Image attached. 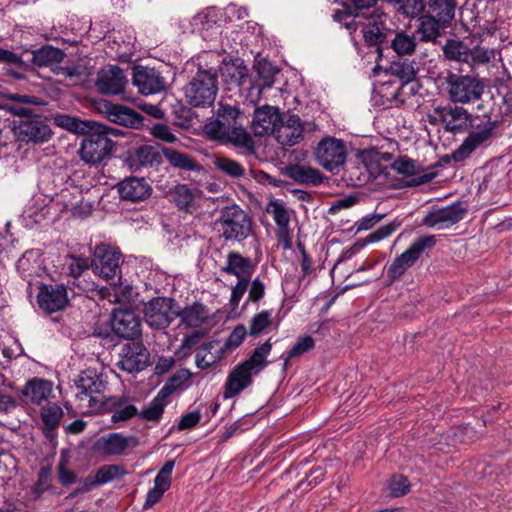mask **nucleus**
I'll use <instances>...</instances> for the list:
<instances>
[{"mask_svg": "<svg viewBox=\"0 0 512 512\" xmlns=\"http://www.w3.org/2000/svg\"><path fill=\"white\" fill-rule=\"evenodd\" d=\"M37 302L42 310L57 312L68 304L67 290L63 285H43L37 295Z\"/></svg>", "mask_w": 512, "mask_h": 512, "instance_id": "obj_17", "label": "nucleus"}, {"mask_svg": "<svg viewBox=\"0 0 512 512\" xmlns=\"http://www.w3.org/2000/svg\"><path fill=\"white\" fill-rule=\"evenodd\" d=\"M162 153L169 163L175 167L184 169H193L194 162L187 155L174 151L169 148H163Z\"/></svg>", "mask_w": 512, "mask_h": 512, "instance_id": "obj_52", "label": "nucleus"}, {"mask_svg": "<svg viewBox=\"0 0 512 512\" xmlns=\"http://www.w3.org/2000/svg\"><path fill=\"white\" fill-rule=\"evenodd\" d=\"M434 236H422L416 239L409 249H407L401 256H417L419 254H428L435 245Z\"/></svg>", "mask_w": 512, "mask_h": 512, "instance_id": "obj_47", "label": "nucleus"}, {"mask_svg": "<svg viewBox=\"0 0 512 512\" xmlns=\"http://www.w3.org/2000/svg\"><path fill=\"white\" fill-rule=\"evenodd\" d=\"M495 52L493 49H488L482 46L469 47V62L468 64L473 68L479 65L488 63L494 58Z\"/></svg>", "mask_w": 512, "mask_h": 512, "instance_id": "obj_48", "label": "nucleus"}, {"mask_svg": "<svg viewBox=\"0 0 512 512\" xmlns=\"http://www.w3.org/2000/svg\"><path fill=\"white\" fill-rule=\"evenodd\" d=\"M180 384V377L176 375L172 376L159 390L157 395L150 402L149 406L138 414L139 418L146 421H158L162 417L164 409L169 403V396L180 386Z\"/></svg>", "mask_w": 512, "mask_h": 512, "instance_id": "obj_14", "label": "nucleus"}, {"mask_svg": "<svg viewBox=\"0 0 512 512\" xmlns=\"http://www.w3.org/2000/svg\"><path fill=\"white\" fill-rule=\"evenodd\" d=\"M429 8L433 16L437 17L442 24L449 23L455 12L454 0H430Z\"/></svg>", "mask_w": 512, "mask_h": 512, "instance_id": "obj_40", "label": "nucleus"}, {"mask_svg": "<svg viewBox=\"0 0 512 512\" xmlns=\"http://www.w3.org/2000/svg\"><path fill=\"white\" fill-rule=\"evenodd\" d=\"M201 412L195 410L183 415L178 423L179 430H186L194 428L201 420Z\"/></svg>", "mask_w": 512, "mask_h": 512, "instance_id": "obj_62", "label": "nucleus"}, {"mask_svg": "<svg viewBox=\"0 0 512 512\" xmlns=\"http://www.w3.org/2000/svg\"><path fill=\"white\" fill-rule=\"evenodd\" d=\"M150 133L157 139L167 143H174L177 137L173 134L170 127L165 124H155L150 128Z\"/></svg>", "mask_w": 512, "mask_h": 512, "instance_id": "obj_60", "label": "nucleus"}, {"mask_svg": "<svg viewBox=\"0 0 512 512\" xmlns=\"http://www.w3.org/2000/svg\"><path fill=\"white\" fill-rule=\"evenodd\" d=\"M126 78L123 71L115 66L103 68L97 76L96 86L103 94L116 95L123 92Z\"/></svg>", "mask_w": 512, "mask_h": 512, "instance_id": "obj_21", "label": "nucleus"}, {"mask_svg": "<svg viewBox=\"0 0 512 512\" xmlns=\"http://www.w3.org/2000/svg\"><path fill=\"white\" fill-rule=\"evenodd\" d=\"M137 444L135 437L114 432L101 436L96 441L95 448L101 454L117 456L124 454L129 447H135Z\"/></svg>", "mask_w": 512, "mask_h": 512, "instance_id": "obj_19", "label": "nucleus"}, {"mask_svg": "<svg viewBox=\"0 0 512 512\" xmlns=\"http://www.w3.org/2000/svg\"><path fill=\"white\" fill-rule=\"evenodd\" d=\"M417 258H395L388 267L387 275L391 280L399 278L410 266L414 264Z\"/></svg>", "mask_w": 512, "mask_h": 512, "instance_id": "obj_55", "label": "nucleus"}, {"mask_svg": "<svg viewBox=\"0 0 512 512\" xmlns=\"http://www.w3.org/2000/svg\"><path fill=\"white\" fill-rule=\"evenodd\" d=\"M127 474L123 465L110 464L101 466L90 481V486L103 485Z\"/></svg>", "mask_w": 512, "mask_h": 512, "instance_id": "obj_38", "label": "nucleus"}, {"mask_svg": "<svg viewBox=\"0 0 512 512\" xmlns=\"http://www.w3.org/2000/svg\"><path fill=\"white\" fill-rule=\"evenodd\" d=\"M273 322L272 310H262L255 314L250 322L248 335L252 337H258L260 334L266 332Z\"/></svg>", "mask_w": 512, "mask_h": 512, "instance_id": "obj_41", "label": "nucleus"}, {"mask_svg": "<svg viewBox=\"0 0 512 512\" xmlns=\"http://www.w3.org/2000/svg\"><path fill=\"white\" fill-rule=\"evenodd\" d=\"M53 384L49 380L34 377L26 382L20 390V396L24 403L41 405L47 401L52 393Z\"/></svg>", "mask_w": 512, "mask_h": 512, "instance_id": "obj_23", "label": "nucleus"}, {"mask_svg": "<svg viewBox=\"0 0 512 512\" xmlns=\"http://www.w3.org/2000/svg\"><path fill=\"white\" fill-rule=\"evenodd\" d=\"M389 487L392 497H401L410 491V483L403 475H393Z\"/></svg>", "mask_w": 512, "mask_h": 512, "instance_id": "obj_57", "label": "nucleus"}, {"mask_svg": "<svg viewBox=\"0 0 512 512\" xmlns=\"http://www.w3.org/2000/svg\"><path fill=\"white\" fill-rule=\"evenodd\" d=\"M111 325L114 333L123 339L133 340L141 334V320L129 309L114 310Z\"/></svg>", "mask_w": 512, "mask_h": 512, "instance_id": "obj_13", "label": "nucleus"}, {"mask_svg": "<svg viewBox=\"0 0 512 512\" xmlns=\"http://www.w3.org/2000/svg\"><path fill=\"white\" fill-rule=\"evenodd\" d=\"M292 176L305 184L318 185L322 182V175L317 169L303 165L293 167Z\"/></svg>", "mask_w": 512, "mask_h": 512, "instance_id": "obj_45", "label": "nucleus"}, {"mask_svg": "<svg viewBox=\"0 0 512 512\" xmlns=\"http://www.w3.org/2000/svg\"><path fill=\"white\" fill-rule=\"evenodd\" d=\"M55 124L74 133L85 134L88 131H100L101 124L95 121H84L69 115H57Z\"/></svg>", "mask_w": 512, "mask_h": 512, "instance_id": "obj_31", "label": "nucleus"}, {"mask_svg": "<svg viewBox=\"0 0 512 512\" xmlns=\"http://www.w3.org/2000/svg\"><path fill=\"white\" fill-rule=\"evenodd\" d=\"M15 134L24 142L42 143L49 139L51 130L39 117L22 119L15 126Z\"/></svg>", "mask_w": 512, "mask_h": 512, "instance_id": "obj_15", "label": "nucleus"}, {"mask_svg": "<svg viewBox=\"0 0 512 512\" xmlns=\"http://www.w3.org/2000/svg\"><path fill=\"white\" fill-rule=\"evenodd\" d=\"M104 112L109 121L119 125L138 128L142 124V117L123 105L105 103Z\"/></svg>", "mask_w": 512, "mask_h": 512, "instance_id": "obj_29", "label": "nucleus"}, {"mask_svg": "<svg viewBox=\"0 0 512 512\" xmlns=\"http://www.w3.org/2000/svg\"><path fill=\"white\" fill-rule=\"evenodd\" d=\"M447 59L467 63L469 62V46L458 40H448L443 47Z\"/></svg>", "mask_w": 512, "mask_h": 512, "instance_id": "obj_42", "label": "nucleus"}, {"mask_svg": "<svg viewBox=\"0 0 512 512\" xmlns=\"http://www.w3.org/2000/svg\"><path fill=\"white\" fill-rule=\"evenodd\" d=\"M71 262L67 264L65 273L72 276L74 279L82 275L87 270L91 263V258H70Z\"/></svg>", "mask_w": 512, "mask_h": 512, "instance_id": "obj_58", "label": "nucleus"}, {"mask_svg": "<svg viewBox=\"0 0 512 512\" xmlns=\"http://www.w3.org/2000/svg\"><path fill=\"white\" fill-rule=\"evenodd\" d=\"M117 366L128 373L144 370L149 363V353L141 342L126 343L121 348Z\"/></svg>", "mask_w": 512, "mask_h": 512, "instance_id": "obj_12", "label": "nucleus"}, {"mask_svg": "<svg viewBox=\"0 0 512 512\" xmlns=\"http://www.w3.org/2000/svg\"><path fill=\"white\" fill-rule=\"evenodd\" d=\"M440 23L441 21L436 19L435 16L426 15L421 17L418 27L421 39L423 41L435 40L440 35Z\"/></svg>", "mask_w": 512, "mask_h": 512, "instance_id": "obj_44", "label": "nucleus"}, {"mask_svg": "<svg viewBox=\"0 0 512 512\" xmlns=\"http://www.w3.org/2000/svg\"><path fill=\"white\" fill-rule=\"evenodd\" d=\"M64 54L61 50L52 46H45L33 51L32 62L36 66H50L60 63Z\"/></svg>", "mask_w": 512, "mask_h": 512, "instance_id": "obj_39", "label": "nucleus"}, {"mask_svg": "<svg viewBox=\"0 0 512 512\" xmlns=\"http://www.w3.org/2000/svg\"><path fill=\"white\" fill-rule=\"evenodd\" d=\"M112 131L103 124L100 131H88L90 135L81 143V159L86 163L96 164L107 157L113 148V142L108 138V133Z\"/></svg>", "mask_w": 512, "mask_h": 512, "instance_id": "obj_5", "label": "nucleus"}, {"mask_svg": "<svg viewBox=\"0 0 512 512\" xmlns=\"http://www.w3.org/2000/svg\"><path fill=\"white\" fill-rule=\"evenodd\" d=\"M267 213L272 216L277 225L276 253L286 254L291 249L292 232L289 228L290 215L284 204L278 200L270 201Z\"/></svg>", "mask_w": 512, "mask_h": 512, "instance_id": "obj_9", "label": "nucleus"}, {"mask_svg": "<svg viewBox=\"0 0 512 512\" xmlns=\"http://www.w3.org/2000/svg\"><path fill=\"white\" fill-rule=\"evenodd\" d=\"M216 345L217 342H207L198 349L195 355V363L199 369H207L223 357L221 352H219L220 354L217 356L212 354V350Z\"/></svg>", "mask_w": 512, "mask_h": 512, "instance_id": "obj_43", "label": "nucleus"}, {"mask_svg": "<svg viewBox=\"0 0 512 512\" xmlns=\"http://www.w3.org/2000/svg\"><path fill=\"white\" fill-rule=\"evenodd\" d=\"M42 432L45 438L53 441L57 437V428L63 417L62 408L56 403H48L41 410Z\"/></svg>", "mask_w": 512, "mask_h": 512, "instance_id": "obj_30", "label": "nucleus"}, {"mask_svg": "<svg viewBox=\"0 0 512 512\" xmlns=\"http://www.w3.org/2000/svg\"><path fill=\"white\" fill-rule=\"evenodd\" d=\"M255 68L257 74L255 84H252L251 80L247 78L245 67H238L236 69L239 75L237 85L243 91L248 90V97L252 102L259 98L261 88L271 87L273 85L275 74L274 67L268 62H259Z\"/></svg>", "mask_w": 512, "mask_h": 512, "instance_id": "obj_8", "label": "nucleus"}, {"mask_svg": "<svg viewBox=\"0 0 512 512\" xmlns=\"http://www.w3.org/2000/svg\"><path fill=\"white\" fill-rule=\"evenodd\" d=\"M151 192V186L143 178L130 177L118 184L120 197L133 202L146 199L150 196Z\"/></svg>", "mask_w": 512, "mask_h": 512, "instance_id": "obj_28", "label": "nucleus"}, {"mask_svg": "<svg viewBox=\"0 0 512 512\" xmlns=\"http://www.w3.org/2000/svg\"><path fill=\"white\" fill-rule=\"evenodd\" d=\"M431 117L442 121L450 131L465 129L469 123V114L461 107H436Z\"/></svg>", "mask_w": 512, "mask_h": 512, "instance_id": "obj_26", "label": "nucleus"}, {"mask_svg": "<svg viewBox=\"0 0 512 512\" xmlns=\"http://www.w3.org/2000/svg\"><path fill=\"white\" fill-rule=\"evenodd\" d=\"M256 263L251 258H228V263L222 270L238 278V281H250Z\"/></svg>", "mask_w": 512, "mask_h": 512, "instance_id": "obj_34", "label": "nucleus"}, {"mask_svg": "<svg viewBox=\"0 0 512 512\" xmlns=\"http://www.w3.org/2000/svg\"><path fill=\"white\" fill-rule=\"evenodd\" d=\"M170 196L179 209L192 213L199 206L203 194L197 187L181 184L171 191Z\"/></svg>", "mask_w": 512, "mask_h": 512, "instance_id": "obj_27", "label": "nucleus"}, {"mask_svg": "<svg viewBox=\"0 0 512 512\" xmlns=\"http://www.w3.org/2000/svg\"><path fill=\"white\" fill-rule=\"evenodd\" d=\"M399 3H403L401 9L406 16L415 17L423 12L424 2L423 0H396Z\"/></svg>", "mask_w": 512, "mask_h": 512, "instance_id": "obj_61", "label": "nucleus"}, {"mask_svg": "<svg viewBox=\"0 0 512 512\" xmlns=\"http://www.w3.org/2000/svg\"><path fill=\"white\" fill-rule=\"evenodd\" d=\"M315 157L323 168L332 171L344 163L346 147L341 140L327 137L318 143Z\"/></svg>", "mask_w": 512, "mask_h": 512, "instance_id": "obj_11", "label": "nucleus"}, {"mask_svg": "<svg viewBox=\"0 0 512 512\" xmlns=\"http://www.w3.org/2000/svg\"><path fill=\"white\" fill-rule=\"evenodd\" d=\"M282 116L275 106L264 105L255 109L252 119L254 133L258 136L274 134Z\"/></svg>", "mask_w": 512, "mask_h": 512, "instance_id": "obj_16", "label": "nucleus"}, {"mask_svg": "<svg viewBox=\"0 0 512 512\" xmlns=\"http://www.w3.org/2000/svg\"><path fill=\"white\" fill-rule=\"evenodd\" d=\"M158 158V154L154 151L151 146H141L136 149L134 153V159L141 166L152 165Z\"/></svg>", "mask_w": 512, "mask_h": 512, "instance_id": "obj_59", "label": "nucleus"}, {"mask_svg": "<svg viewBox=\"0 0 512 512\" xmlns=\"http://www.w3.org/2000/svg\"><path fill=\"white\" fill-rule=\"evenodd\" d=\"M493 128V125L489 122L478 126L469 133L462 144L453 152V159L455 161H462L468 158L478 147L490 139Z\"/></svg>", "mask_w": 512, "mask_h": 512, "instance_id": "obj_18", "label": "nucleus"}, {"mask_svg": "<svg viewBox=\"0 0 512 512\" xmlns=\"http://www.w3.org/2000/svg\"><path fill=\"white\" fill-rule=\"evenodd\" d=\"M304 128L297 115H283L274 136L282 145H295L303 138Z\"/></svg>", "mask_w": 512, "mask_h": 512, "instance_id": "obj_20", "label": "nucleus"}, {"mask_svg": "<svg viewBox=\"0 0 512 512\" xmlns=\"http://www.w3.org/2000/svg\"><path fill=\"white\" fill-rule=\"evenodd\" d=\"M137 408L132 404H125L123 401H119L116 405L115 411L112 414V421L114 423L123 422L131 419L138 415Z\"/></svg>", "mask_w": 512, "mask_h": 512, "instance_id": "obj_54", "label": "nucleus"}, {"mask_svg": "<svg viewBox=\"0 0 512 512\" xmlns=\"http://www.w3.org/2000/svg\"><path fill=\"white\" fill-rule=\"evenodd\" d=\"M334 18L339 22H343L344 26L351 34L361 26L363 38L370 46L376 45L382 41L383 22L380 14H376L375 12L369 16L360 12L352 14L349 8H345L343 11H337Z\"/></svg>", "mask_w": 512, "mask_h": 512, "instance_id": "obj_2", "label": "nucleus"}, {"mask_svg": "<svg viewBox=\"0 0 512 512\" xmlns=\"http://www.w3.org/2000/svg\"><path fill=\"white\" fill-rule=\"evenodd\" d=\"M174 300L168 297H155L149 300L144 307V316L147 324L155 329H165L177 318V311L173 310Z\"/></svg>", "mask_w": 512, "mask_h": 512, "instance_id": "obj_6", "label": "nucleus"}, {"mask_svg": "<svg viewBox=\"0 0 512 512\" xmlns=\"http://www.w3.org/2000/svg\"><path fill=\"white\" fill-rule=\"evenodd\" d=\"M248 334V330L243 324H238L231 334L228 336L227 340L225 341L223 347H221L220 351L222 355L229 351L233 350L241 345L243 342L245 336Z\"/></svg>", "mask_w": 512, "mask_h": 512, "instance_id": "obj_49", "label": "nucleus"}, {"mask_svg": "<svg viewBox=\"0 0 512 512\" xmlns=\"http://www.w3.org/2000/svg\"><path fill=\"white\" fill-rule=\"evenodd\" d=\"M190 25V31L199 32L204 40H212L220 34V26L203 13L195 15Z\"/></svg>", "mask_w": 512, "mask_h": 512, "instance_id": "obj_36", "label": "nucleus"}, {"mask_svg": "<svg viewBox=\"0 0 512 512\" xmlns=\"http://www.w3.org/2000/svg\"><path fill=\"white\" fill-rule=\"evenodd\" d=\"M254 375L255 374L242 363L237 364L226 379L224 385V398H233L249 387L253 382L252 377Z\"/></svg>", "mask_w": 512, "mask_h": 512, "instance_id": "obj_24", "label": "nucleus"}, {"mask_svg": "<svg viewBox=\"0 0 512 512\" xmlns=\"http://www.w3.org/2000/svg\"><path fill=\"white\" fill-rule=\"evenodd\" d=\"M177 317L181 319V323L186 327L198 328L207 320L208 312L203 304L194 303L181 311H177Z\"/></svg>", "mask_w": 512, "mask_h": 512, "instance_id": "obj_32", "label": "nucleus"}, {"mask_svg": "<svg viewBox=\"0 0 512 512\" xmlns=\"http://www.w3.org/2000/svg\"><path fill=\"white\" fill-rule=\"evenodd\" d=\"M132 81L139 92L145 95L155 94L164 89L163 78L154 69L135 67Z\"/></svg>", "mask_w": 512, "mask_h": 512, "instance_id": "obj_22", "label": "nucleus"}, {"mask_svg": "<svg viewBox=\"0 0 512 512\" xmlns=\"http://www.w3.org/2000/svg\"><path fill=\"white\" fill-rule=\"evenodd\" d=\"M240 112L235 107L221 105L218 109V116L204 127L205 133L222 142H228L235 146L249 147L252 143L251 137L246 129L239 122Z\"/></svg>", "mask_w": 512, "mask_h": 512, "instance_id": "obj_1", "label": "nucleus"}, {"mask_svg": "<svg viewBox=\"0 0 512 512\" xmlns=\"http://www.w3.org/2000/svg\"><path fill=\"white\" fill-rule=\"evenodd\" d=\"M76 387L79 390L76 397L80 401L87 400V406L93 408L102 402L100 396L106 389V382L95 369H86L79 375Z\"/></svg>", "mask_w": 512, "mask_h": 512, "instance_id": "obj_7", "label": "nucleus"}, {"mask_svg": "<svg viewBox=\"0 0 512 512\" xmlns=\"http://www.w3.org/2000/svg\"><path fill=\"white\" fill-rule=\"evenodd\" d=\"M314 346L315 342L311 336L307 335L299 338L297 342L292 346V348L287 352V356L285 358V365H287V362L290 359L303 355L304 353L313 349Z\"/></svg>", "mask_w": 512, "mask_h": 512, "instance_id": "obj_53", "label": "nucleus"}, {"mask_svg": "<svg viewBox=\"0 0 512 512\" xmlns=\"http://www.w3.org/2000/svg\"><path fill=\"white\" fill-rule=\"evenodd\" d=\"M483 85L474 77L451 76L449 79V96L455 103L467 104L480 99Z\"/></svg>", "mask_w": 512, "mask_h": 512, "instance_id": "obj_10", "label": "nucleus"}, {"mask_svg": "<svg viewBox=\"0 0 512 512\" xmlns=\"http://www.w3.org/2000/svg\"><path fill=\"white\" fill-rule=\"evenodd\" d=\"M391 168L395 173L399 175L410 177V179L406 181L407 186H416L419 184L426 183L428 181L426 175L417 176V166L415 162L411 159H397L392 163Z\"/></svg>", "mask_w": 512, "mask_h": 512, "instance_id": "obj_33", "label": "nucleus"}, {"mask_svg": "<svg viewBox=\"0 0 512 512\" xmlns=\"http://www.w3.org/2000/svg\"><path fill=\"white\" fill-rule=\"evenodd\" d=\"M174 460L167 461L154 478V487L166 492L171 485V474L174 469Z\"/></svg>", "mask_w": 512, "mask_h": 512, "instance_id": "obj_51", "label": "nucleus"}, {"mask_svg": "<svg viewBox=\"0 0 512 512\" xmlns=\"http://www.w3.org/2000/svg\"><path fill=\"white\" fill-rule=\"evenodd\" d=\"M51 472L49 468H42L38 474V480L35 484V492L40 495L50 487Z\"/></svg>", "mask_w": 512, "mask_h": 512, "instance_id": "obj_64", "label": "nucleus"}, {"mask_svg": "<svg viewBox=\"0 0 512 512\" xmlns=\"http://www.w3.org/2000/svg\"><path fill=\"white\" fill-rule=\"evenodd\" d=\"M215 166L217 169L231 177H240L245 172V169L241 164L226 157L217 158L215 160Z\"/></svg>", "mask_w": 512, "mask_h": 512, "instance_id": "obj_50", "label": "nucleus"}, {"mask_svg": "<svg viewBox=\"0 0 512 512\" xmlns=\"http://www.w3.org/2000/svg\"><path fill=\"white\" fill-rule=\"evenodd\" d=\"M217 90L216 77L208 71L201 70L185 86L184 95L190 105L206 107L214 103Z\"/></svg>", "mask_w": 512, "mask_h": 512, "instance_id": "obj_4", "label": "nucleus"}, {"mask_svg": "<svg viewBox=\"0 0 512 512\" xmlns=\"http://www.w3.org/2000/svg\"><path fill=\"white\" fill-rule=\"evenodd\" d=\"M271 350V339H268L263 344L256 347L252 355L241 363L255 375H258L267 366L268 361L266 358L270 354Z\"/></svg>", "mask_w": 512, "mask_h": 512, "instance_id": "obj_35", "label": "nucleus"}, {"mask_svg": "<svg viewBox=\"0 0 512 512\" xmlns=\"http://www.w3.org/2000/svg\"><path fill=\"white\" fill-rule=\"evenodd\" d=\"M416 47L415 37L404 32L396 34L392 41V48L398 55L411 54Z\"/></svg>", "mask_w": 512, "mask_h": 512, "instance_id": "obj_46", "label": "nucleus"}, {"mask_svg": "<svg viewBox=\"0 0 512 512\" xmlns=\"http://www.w3.org/2000/svg\"><path fill=\"white\" fill-rule=\"evenodd\" d=\"M464 213L460 205H451L430 212L425 217L424 223L432 228L444 229L460 221Z\"/></svg>", "mask_w": 512, "mask_h": 512, "instance_id": "obj_25", "label": "nucleus"}, {"mask_svg": "<svg viewBox=\"0 0 512 512\" xmlns=\"http://www.w3.org/2000/svg\"><path fill=\"white\" fill-rule=\"evenodd\" d=\"M121 250L110 242H101L96 245L93 256H120Z\"/></svg>", "mask_w": 512, "mask_h": 512, "instance_id": "obj_63", "label": "nucleus"}, {"mask_svg": "<svg viewBox=\"0 0 512 512\" xmlns=\"http://www.w3.org/2000/svg\"><path fill=\"white\" fill-rule=\"evenodd\" d=\"M205 336V333L199 330L192 332L185 336L182 340L181 346L177 351L178 356L187 357L190 355L193 347Z\"/></svg>", "mask_w": 512, "mask_h": 512, "instance_id": "obj_56", "label": "nucleus"}, {"mask_svg": "<svg viewBox=\"0 0 512 512\" xmlns=\"http://www.w3.org/2000/svg\"><path fill=\"white\" fill-rule=\"evenodd\" d=\"M218 231L226 240L241 241L252 230V222L246 212L237 205L225 207L217 221Z\"/></svg>", "mask_w": 512, "mask_h": 512, "instance_id": "obj_3", "label": "nucleus"}, {"mask_svg": "<svg viewBox=\"0 0 512 512\" xmlns=\"http://www.w3.org/2000/svg\"><path fill=\"white\" fill-rule=\"evenodd\" d=\"M120 258H91L90 266L95 274L104 279L114 278L119 270Z\"/></svg>", "mask_w": 512, "mask_h": 512, "instance_id": "obj_37", "label": "nucleus"}]
</instances>
